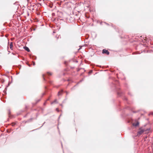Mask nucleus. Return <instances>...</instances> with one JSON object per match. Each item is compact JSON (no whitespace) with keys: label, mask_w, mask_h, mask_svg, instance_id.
<instances>
[{"label":"nucleus","mask_w":153,"mask_h":153,"mask_svg":"<svg viewBox=\"0 0 153 153\" xmlns=\"http://www.w3.org/2000/svg\"><path fill=\"white\" fill-rule=\"evenodd\" d=\"M146 130L144 129L140 128L139 130L137 133V136H139L141 135Z\"/></svg>","instance_id":"f257e3e1"},{"label":"nucleus","mask_w":153,"mask_h":153,"mask_svg":"<svg viewBox=\"0 0 153 153\" xmlns=\"http://www.w3.org/2000/svg\"><path fill=\"white\" fill-rule=\"evenodd\" d=\"M102 53H105L107 55H109V52L108 50L105 49L102 50Z\"/></svg>","instance_id":"f03ea898"},{"label":"nucleus","mask_w":153,"mask_h":153,"mask_svg":"<svg viewBox=\"0 0 153 153\" xmlns=\"http://www.w3.org/2000/svg\"><path fill=\"white\" fill-rule=\"evenodd\" d=\"M24 49L26 51H27V52H29L30 51V50L28 48V47H24Z\"/></svg>","instance_id":"7ed1b4c3"},{"label":"nucleus","mask_w":153,"mask_h":153,"mask_svg":"<svg viewBox=\"0 0 153 153\" xmlns=\"http://www.w3.org/2000/svg\"><path fill=\"white\" fill-rule=\"evenodd\" d=\"M139 124V123L138 122H137L136 123H133V126H137Z\"/></svg>","instance_id":"20e7f679"},{"label":"nucleus","mask_w":153,"mask_h":153,"mask_svg":"<svg viewBox=\"0 0 153 153\" xmlns=\"http://www.w3.org/2000/svg\"><path fill=\"white\" fill-rule=\"evenodd\" d=\"M62 92H63V90H62L60 91H59L58 92V96H59L61 95L62 94Z\"/></svg>","instance_id":"39448f33"},{"label":"nucleus","mask_w":153,"mask_h":153,"mask_svg":"<svg viewBox=\"0 0 153 153\" xmlns=\"http://www.w3.org/2000/svg\"><path fill=\"white\" fill-rule=\"evenodd\" d=\"M13 43H12V42H11L10 43V48L11 49V50H12L13 49Z\"/></svg>","instance_id":"423d86ee"},{"label":"nucleus","mask_w":153,"mask_h":153,"mask_svg":"<svg viewBox=\"0 0 153 153\" xmlns=\"http://www.w3.org/2000/svg\"><path fill=\"white\" fill-rule=\"evenodd\" d=\"M47 74L48 75H52V74L51 73L48 72H47Z\"/></svg>","instance_id":"0eeeda50"},{"label":"nucleus","mask_w":153,"mask_h":153,"mask_svg":"<svg viewBox=\"0 0 153 153\" xmlns=\"http://www.w3.org/2000/svg\"><path fill=\"white\" fill-rule=\"evenodd\" d=\"M54 102H57V100H55L53 102H51V104H53Z\"/></svg>","instance_id":"6e6552de"},{"label":"nucleus","mask_w":153,"mask_h":153,"mask_svg":"<svg viewBox=\"0 0 153 153\" xmlns=\"http://www.w3.org/2000/svg\"><path fill=\"white\" fill-rule=\"evenodd\" d=\"M32 59H36V57L35 56H32Z\"/></svg>","instance_id":"1a4fd4ad"},{"label":"nucleus","mask_w":153,"mask_h":153,"mask_svg":"<svg viewBox=\"0 0 153 153\" xmlns=\"http://www.w3.org/2000/svg\"><path fill=\"white\" fill-rule=\"evenodd\" d=\"M15 123H13L12 124V126H15Z\"/></svg>","instance_id":"9d476101"},{"label":"nucleus","mask_w":153,"mask_h":153,"mask_svg":"<svg viewBox=\"0 0 153 153\" xmlns=\"http://www.w3.org/2000/svg\"><path fill=\"white\" fill-rule=\"evenodd\" d=\"M92 70L90 71L89 72V74H91V73H92Z\"/></svg>","instance_id":"9b49d317"},{"label":"nucleus","mask_w":153,"mask_h":153,"mask_svg":"<svg viewBox=\"0 0 153 153\" xmlns=\"http://www.w3.org/2000/svg\"><path fill=\"white\" fill-rule=\"evenodd\" d=\"M56 111H58V112H59V109H58V108H56Z\"/></svg>","instance_id":"f8f14e48"},{"label":"nucleus","mask_w":153,"mask_h":153,"mask_svg":"<svg viewBox=\"0 0 153 153\" xmlns=\"http://www.w3.org/2000/svg\"><path fill=\"white\" fill-rule=\"evenodd\" d=\"M33 65H35V62H33Z\"/></svg>","instance_id":"ddd939ff"},{"label":"nucleus","mask_w":153,"mask_h":153,"mask_svg":"<svg viewBox=\"0 0 153 153\" xmlns=\"http://www.w3.org/2000/svg\"><path fill=\"white\" fill-rule=\"evenodd\" d=\"M83 81V79H82L81 80H80V81H79V82H82Z\"/></svg>","instance_id":"4468645a"},{"label":"nucleus","mask_w":153,"mask_h":153,"mask_svg":"<svg viewBox=\"0 0 153 153\" xmlns=\"http://www.w3.org/2000/svg\"><path fill=\"white\" fill-rule=\"evenodd\" d=\"M66 93L67 95L68 94V92L67 91H66Z\"/></svg>","instance_id":"2eb2a0df"},{"label":"nucleus","mask_w":153,"mask_h":153,"mask_svg":"<svg viewBox=\"0 0 153 153\" xmlns=\"http://www.w3.org/2000/svg\"><path fill=\"white\" fill-rule=\"evenodd\" d=\"M125 100H127V99L126 98H125Z\"/></svg>","instance_id":"dca6fc26"},{"label":"nucleus","mask_w":153,"mask_h":153,"mask_svg":"<svg viewBox=\"0 0 153 153\" xmlns=\"http://www.w3.org/2000/svg\"><path fill=\"white\" fill-rule=\"evenodd\" d=\"M60 105L62 107H63V105L62 104H60Z\"/></svg>","instance_id":"f3484780"},{"label":"nucleus","mask_w":153,"mask_h":153,"mask_svg":"<svg viewBox=\"0 0 153 153\" xmlns=\"http://www.w3.org/2000/svg\"><path fill=\"white\" fill-rule=\"evenodd\" d=\"M105 24H106V25H109V24H108V23H105Z\"/></svg>","instance_id":"a211bd4d"},{"label":"nucleus","mask_w":153,"mask_h":153,"mask_svg":"<svg viewBox=\"0 0 153 153\" xmlns=\"http://www.w3.org/2000/svg\"><path fill=\"white\" fill-rule=\"evenodd\" d=\"M153 114V113H151L150 114H149V115H150V114Z\"/></svg>","instance_id":"6ab92c4d"},{"label":"nucleus","mask_w":153,"mask_h":153,"mask_svg":"<svg viewBox=\"0 0 153 153\" xmlns=\"http://www.w3.org/2000/svg\"><path fill=\"white\" fill-rule=\"evenodd\" d=\"M28 65L29 66H30V64H28Z\"/></svg>","instance_id":"aec40b11"},{"label":"nucleus","mask_w":153,"mask_h":153,"mask_svg":"<svg viewBox=\"0 0 153 153\" xmlns=\"http://www.w3.org/2000/svg\"><path fill=\"white\" fill-rule=\"evenodd\" d=\"M65 100H64L63 102L62 103H63L65 102Z\"/></svg>","instance_id":"412c9836"},{"label":"nucleus","mask_w":153,"mask_h":153,"mask_svg":"<svg viewBox=\"0 0 153 153\" xmlns=\"http://www.w3.org/2000/svg\"><path fill=\"white\" fill-rule=\"evenodd\" d=\"M61 115H60V116L59 117V118H60V117L61 116Z\"/></svg>","instance_id":"4be33fe9"},{"label":"nucleus","mask_w":153,"mask_h":153,"mask_svg":"<svg viewBox=\"0 0 153 153\" xmlns=\"http://www.w3.org/2000/svg\"><path fill=\"white\" fill-rule=\"evenodd\" d=\"M10 111H9V114H10Z\"/></svg>","instance_id":"5701e85b"},{"label":"nucleus","mask_w":153,"mask_h":153,"mask_svg":"<svg viewBox=\"0 0 153 153\" xmlns=\"http://www.w3.org/2000/svg\"><path fill=\"white\" fill-rule=\"evenodd\" d=\"M43 77H44V75L43 74Z\"/></svg>","instance_id":"b1692460"},{"label":"nucleus","mask_w":153,"mask_h":153,"mask_svg":"<svg viewBox=\"0 0 153 153\" xmlns=\"http://www.w3.org/2000/svg\"><path fill=\"white\" fill-rule=\"evenodd\" d=\"M61 145H62V143H61Z\"/></svg>","instance_id":"393cba45"}]
</instances>
